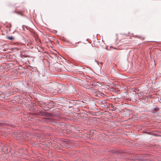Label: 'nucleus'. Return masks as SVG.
Wrapping results in <instances>:
<instances>
[{"mask_svg": "<svg viewBox=\"0 0 161 161\" xmlns=\"http://www.w3.org/2000/svg\"><path fill=\"white\" fill-rule=\"evenodd\" d=\"M154 110H157L158 109V108H154Z\"/></svg>", "mask_w": 161, "mask_h": 161, "instance_id": "39448f33", "label": "nucleus"}, {"mask_svg": "<svg viewBox=\"0 0 161 161\" xmlns=\"http://www.w3.org/2000/svg\"><path fill=\"white\" fill-rule=\"evenodd\" d=\"M54 120V119L53 118H47L45 119V120L44 121L47 123L50 122L52 121H53Z\"/></svg>", "mask_w": 161, "mask_h": 161, "instance_id": "f03ea898", "label": "nucleus"}, {"mask_svg": "<svg viewBox=\"0 0 161 161\" xmlns=\"http://www.w3.org/2000/svg\"><path fill=\"white\" fill-rule=\"evenodd\" d=\"M14 49H15L18 50V48L17 47H16L14 48Z\"/></svg>", "mask_w": 161, "mask_h": 161, "instance_id": "423d86ee", "label": "nucleus"}, {"mask_svg": "<svg viewBox=\"0 0 161 161\" xmlns=\"http://www.w3.org/2000/svg\"><path fill=\"white\" fill-rule=\"evenodd\" d=\"M45 115H47V117L51 116V115H50V114H46Z\"/></svg>", "mask_w": 161, "mask_h": 161, "instance_id": "20e7f679", "label": "nucleus"}, {"mask_svg": "<svg viewBox=\"0 0 161 161\" xmlns=\"http://www.w3.org/2000/svg\"><path fill=\"white\" fill-rule=\"evenodd\" d=\"M7 38L9 40H11L14 39V38L12 36H11V37L8 36V37H7Z\"/></svg>", "mask_w": 161, "mask_h": 161, "instance_id": "7ed1b4c3", "label": "nucleus"}, {"mask_svg": "<svg viewBox=\"0 0 161 161\" xmlns=\"http://www.w3.org/2000/svg\"><path fill=\"white\" fill-rule=\"evenodd\" d=\"M16 135L17 139H23L24 136L22 135V134L20 132V131L16 132Z\"/></svg>", "mask_w": 161, "mask_h": 161, "instance_id": "f257e3e1", "label": "nucleus"}]
</instances>
